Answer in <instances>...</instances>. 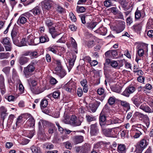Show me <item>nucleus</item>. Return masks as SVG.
<instances>
[{"mask_svg": "<svg viewBox=\"0 0 153 153\" xmlns=\"http://www.w3.org/2000/svg\"><path fill=\"white\" fill-rule=\"evenodd\" d=\"M145 15L144 9H143L140 10L137 8L135 13V18L136 19H138L140 18H143Z\"/></svg>", "mask_w": 153, "mask_h": 153, "instance_id": "obj_7", "label": "nucleus"}, {"mask_svg": "<svg viewBox=\"0 0 153 153\" xmlns=\"http://www.w3.org/2000/svg\"><path fill=\"white\" fill-rule=\"evenodd\" d=\"M133 29L136 31L140 30L142 28V25L141 23L136 24L133 26Z\"/></svg>", "mask_w": 153, "mask_h": 153, "instance_id": "obj_42", "label": "nucleus"}, {"mask_svg": "<svg viewBox=\"0 0 153 153\" xmlns=\"http://www.w3.org/2000/svg\"><path fill=\"white\" fill-rule=\"evenodd\" d=\"M70 122L72 126H79L81 124V122L75 116H72L71 117Z\"/></svg>", "mask_w": 153, "mask_h": 153, "instance_id": "obj_10", "label": "nucleus"}, {"mask_svg": "<svg viewBox=\"0 0 153 153\" xmlns=\"http://www.w3.org/2000/svg\"><path fill=\"white\" fill-rule=\"evenodd\" d=\"M142 99V97L140 96L137 97H133L132 98L131 100L136 107L139 108L140 104L142 103L141 101Z\"/></svg>", "mask_w": 153, "mask_h": 153, "instance_id": "obj_14", "label": "nucleus"}, {"mask_svg": "<svg viewBox=\"0 0 153 153\" xmlns=\"http://www.w3.org/2000/svg\"><path fill=\"white\" fill-rule=\"evenodd\" d=\"M24 56H29L31 59H33L37 58L39 56L38 52L36 51H28L25 52L23 54Z\"/></svg>", "mask_w": 153, "mask_h": 153, "instance_id": "obj_5", "label": "nucleus"}, {"mask_svg": "<svg viewBox=\"0 0 153 153\" xmlns=\"http://www.w3.org/2000/svg\"><path fill=\"white\" fill-rule=\"evenodd\" d=\"M4 81V78L3 76L1 74L0 76V89L1 93L2 94H4L6 91Z\"/></svg>", "mask_w": 153, "mask_h": 153, "instance_id": "obj_9", "label": "nucleus"}, {"mask_svg": "<svg viewBox=\"0 0 153 153\" xmlns=\"http://www.w3.org/2000/svg\"><path fill=\"white\" fill-rule=\"evenodd\" d=\"M4 47L6 51H11L12 48L11 43L4 45Z\"/></svg>", "mask_w": 153, "mask_h": 153, "instance_id": "obj_54", "label": "nucleus"}, {"mask_svg": "<svg viewBox=\"0 0 153 153\" xmlns=\"http://www.w3.org/2000/svg\"><path fill=\"white\" fill-rule=\"evenodd\" d=\"M18 31L15 28H13L11 33V36L13 39L14 43L15 45H17L18 43V40L17 39V38Z\"/></svg>", "mask_w": 153, "mask_h": 153, "instance_id": "obj_13", "label": "nucleus"}, {"mask_svg": "<svg viewBox=\"0 0 153 153\" xmlns=\"http://www.w3.org/2000/svg\"><path fill=\"white\" fill-rule=\"evenodd\" d=\"M144 54V52L143 50L141 48L139 49L137 51L135 61L138 63V61L139 60H141L142 57L143 56Z\"/></svg>", "mask_w": 153, "mask_h": 153, "instance_id": "obj_15", "label": "nucleus"}, {"mask_svg": "<svg viewBox=\"0 0 153 153\" xmlns=\"http://www.w3.org/2000/svg\"><path fill=\"white\" fill-rule=\"evenodd\" d=\"M23 15H22L19 16L17 22V24L20 26L21 25V24H25L27 21L26 18L23 16Z\"/></svg>", "mask_w": 153, "mask_h": 153, "instance_id": "obj_28", "label": "nucleus"}, {"mask_svg": "<svg viewBox=\"0 0 153 153\" xmlns=\"http://www.w3.org/2000/svg\"><path fill=\"white\" fill-rule=\"evenodd\" d=\"M35 69V67L32 64H30L24 68L23 72L25 76V77L28 78L31 75V73L33 72Z\"/></svg>", "mask_w": 153, "mask_h": 153, "instance_id": "obj_3", "label": "nucleus"}, {"mask_svg": "<svg viewBox=\"0 0 153 153\" xmlns=\"http://www.w3.org/2000/svg\"><path fill=\"white\" fill-rule=\"evenodd\" d=\"M41 8L38 6H36L32 10L30 11L34 16L39 15L41 12Z\"/></svg>", "mask_w": 153, "mask_h": 153, "instance_id": "obj_29", "label": "nucleus"}, {"mask_svg": "<svg viewBox=\"0 0 153 153\" xmlns=\"http://www.w3.org/2000/svg\"><path fill=\"white\" fill-rule=\"evenodd\" d=\"M100 102L98 101H95L93 103L90 104L89 106L90 107L91 111L95 112L100 105Z\"/></svg>", "mask_w": 153, "mask_h": 153, "instance_id": "obj_18", "label": "nucleus"}, {"mask_svg": "<svg viewBox=\"0 0 153 153\" xmlns=\"http://www.w3.org/2000/svg\"><path fill=\"white\" fill-rule=\"evenodd\" d=\"M48 50L56 54L57 53V48L56 46H51L48 48Z\"/></svg>", "mask_w": 153, "mask_h": 153, "instance_id": "obj_43", "label": "nucleus"}, {"mask_svg": "<svg viewBox=\"0 0 153 153\" xmlns=\"http://www.w3.org/2000/svg\"><path fill=\"white\" fill-rule=\"evenodd\" d=\"M117 151L120 153H126V149L125 145L123 144L119 145L117 147Z\"/></svg>", "mask_w": 153, "mask_h": 153, "instance_id": "obj_31", "label": "nucleus"}, {"mask_svg": "<svg viewBox=\"0 0 153 153\" xmlns=\"http://www.w3.org/2000/svg\"><path fill=\"white\" fill-rule=\"evenodd\" d=\"M86 117L88 122H91L96 120L95 118L91 115L87 114Z\"/></svg>", "mask_w": 153, "mask_h": 153, "instance_id": "obj_44", "label": "nucleus"}, {"mask_svg": "<svg viewBox=\"0 0 153 153\" xmlns=\"http://www.w3.org/2000/svg\"><path fill=\"white\" fill-rule=\"evenodd\" d=\"M30 149L33 153H39L40 152V148L38 146H32Z\"/></svg>", "mask_w": 153, "mask_h": 153, "instance_id": "obj_36", "label": "nucleus"}, {"mask_svg": "<svg viewBox=\"0 0 153 153\" xmlns=\"http://www.w3.org/2000/svg\"><path fill=\"white\" fill-rule=\"evenodd\" d=\"M120 102L121 105L127 111L130 109V106L129 103L126 101L121 100L120 101Z\"/></svg>", "mask_w": 153, "mask_h": 153, "instance_id": "obj_25", "label": "nucleus"}, {"mask_svg": "<svg viewBox=\"0 0 153 153\" xmlns=\"http://www.w3.org/2000/svg\"><path fill=\"white\" fill-rule=\"evenodd\" d=\"M10 55L9 53H0V59H7L9 57Z\"/></svg>", "mask_w": 153, "mask_h": 153, "instance_id": "obj_39", "label": "nucleus"}, {"mask_svg": "<svg viewBox=\"0 0 153 153\" xmlns=\"http://www.w3.org/2000/svg\"><path fill=\"white\" fill-rule=\"evenodd\" d=\"M7 112V109L4 107L2 106L0 107L1 118L3 121L8 115V113Z\"/></svg>", "mask_w": 153, "mask_h": 153, "instance_id": "obj_12", "label": "nucleus"}, {"mask_svg": "<svg viewBox=\"0 0 153 153\" xmlns=\"http://www.w3.org/2000/svg\"><path fill=\"white\" fill-rule=\"evenodd\" d=\"M139 108L146 112L148 113L152 112L151 109L145 103L142 104L140 105Z\"/></svg>", "mask_w": 153, "mask_h": 153, "instance_id": "obj_19", "label": "nucleus"}, {"mask_svg": "<svg viewBox=\"0 0 153 153\" xmlns=\"http://www.w3.org/2000/svg\"><path fill=\"white\" fill-rule=\"evenodd\" d=\"M77 94L79 97H81L82 96L83 94L81 88H79L77 90Z\"/></svg>", "mask_w": 153, "mask_h": 153, "instance_id": "obj_64", "label": "nucleus"}, {"mask_svg": "<svg viewBox=\"0 0 153 153\" xmlns=\"http://www.w3.org/2000/svg\"><path fill=\"white\" fill-rule=\"evenodd\" d=\"M105 127L101 128L103 133L107 137H114L117 131L115 130L116 127L112 128H105Z\"/></svg>", "mask_w": 153, "mask_h": 153, "instance_id": "obj_2", "label": "nucleus"}, {"mask_svg": "<svg viewBox=\"0 0 153 153\" xmlns=\"http://www.w3.org/2000/svg\"><path fill=\"white\" fill-rule=\"evenodd\" d=\"M71 45L72 47L76 49L77 48V44L75 40L72 38H71Z\"/></svg>", "mask_w": 153, "mask_h": 153, "instance_id": "obj_53", "label": "nucleus"}, {"mask_svg": "<svg viewBox=\"0 0 153 153\" xmlns=\"http://www.w3.org/2000/svg\"><path fill=\"white\" fill-rule=\"evenodd\" d=\"M10 68L9 67H7L4 68L2 69V71L4 72L6 74H8L10 72Z\"/></svg>", "mask_w": 153, "mask_h": 153, "instance_id": "obj_55", "label": "nucleus"}, {"mask_svg": "<svg viewBox=\"0 0 153 153\" xmlns=\"http://www.w3.org/2000/svg\"><path fill=\"white\" fill-rule=\"evenodd\" d=\"M45 24L48 27L51 26L53 25V23L51 20L48 19H47L46 20Z\"/></svg>", "mask_w": 153, "mask_h": 153, "instance_id": "obj_57", "label": "nucleus"}, {"mask_svg": "<svg viewBox=\"0 0 153 153\" xmlns=\"http://www.w3.org/2000/svg\"><path fill=\"white\" fill-rule=\"evenodd\" d=\"M40 42L41 43H44L48 42L49 41V39L48 36L45 35L44 36H41L39 38Z\"/></svg>", "mask_w": 153, "mask_h": 153, "instance_id": "obj_38", "label": "nucleus"}, {"mask_svg": "<svg viewBox=\"0 0 153 153\" xmlns=\"http://www.w3.org/2000/svg\"><path fill=\"white\" fill-rule=\"evenodd\" d=\"M147 102L152 108L151 113H153V97H148Z\"/></svg>", "mask_w": 153, "mask_h": 153, "instance_id": "obj_35", "label": "nucleus"}, {"mask_svg": "<svg viewBox=\"0 0 153 153\" xmlns=\"http://www.w3.org/2000/svg\"><path fill=\"white\" fill-rule=\"evenodd\" d=\"M97 92L99 95H102L104 92V90L102 88H99L97 90Z\"/></svg>", "mask_w": 153, "mask_h": 153, "instance_id": "obj_56", "label": "nucleus"}, {"mask_svg": "<svg viewBox=\"0 0 153 153\" xmlns=\"http://www.w3.org/2000/svg\"><path fill=\"white\" fill-rule=\"evenodd\" d=\"M27 123L30 126L33 127L35 125V120L33 118L30 117L27 121Z\"/></svg>", "mask_w": 153, "mask_h": 153, "instance_id": "obj_37", "label": "nucleus"}, {"mask_svg": "<svg viewBox=\"0 0 153 153\" xmlns=\"http://www.w3.org/2000/svg\"><path fill=\"white\" fill-rule=\"evenodd\" d=\"M55 74L58 75L61 78L63 77L66 74L65 71L62 68L58 69V68H55Z\"/></svg>", "mask_w": 153, "mask_h": 153, "instance_id": "obj_16", "label": "nucleus"}, {"mask_svg": "<svg viewBox=\"0 0 153 153\" xmlns=\"http://www.w3.org/2000/svg\"><path fill=\"white\" fill-rule=\"evenodd\" d=\"M95 31V32L100 35H105L107 32V30L105 28L103 27H100Z\"/></svg>", "mask_w": 153, "mask_h": 153, "instance_id": "obj_27", "label": "nucleus"}, {"mask_svg": "<svg viewBox=\"0 0 153 153\" xmlns=\"http://www.w3.org/2000/svg\"><path fill=\"white\" fill-rule=\"evenodd\" d=\"M97 25V23L94 22H91L87 23L86 24V26L87 28L90 29H93Z\"/></svg>", "mask_w": 153, "mask_h": 153, "instance_id": "obj_32", "label": "nucleus"}, {"mask_svg": "<svg viewBox=\"0 0 153 153\" xmlns=\"http://www.w3.org/2000/svg\"><path fill=\"white\" fill-rule=\"evenodd\" d=\"M75 59H70L69 62V66L70 68H71L73 66L74 63L75 62Z\"/></svg>", "mask_w": 153, "mask_h": 153, "instance_id": "obj_61", "label": "nucleus"}, {"mask_svg": "<svg viewBox=\"0 0 153 153\" xmlns=\"http://www.w3.org/2000/svg\"><path fill=\"white\" fill-rule=\"evenodd\" d=\"M1 42L4 45L11 43L10 41V39L7 37L4 38Z\"/></svg>", "mask_w": 153, "mask_h": 153, "instance_id": "obj_46", "label": "nucleus"}, {"mask_svg": "<svg viewBox=\"0 0 153 153\" xmlns=\"http://www.w3.org/2000/svg\"><path fill=\"white\" fill-rule=\"evenodd\" d=\"M148 145L147 140L143 139L141 140L135 145L136 151L138 153H141Z\"/></svg>", "mask_w": 153, "mask_h": 153, "instance_id": "obj_1", "label": "nucleus"}, {"mask_svg": "<svg viewBox=\"0 0 153 153\" xmlns=\"http://www.w3.org/2000/svg\"><path fill=\"white\" fill-rule=\"evenodd\" d=\"M110 65L113 68H117L118 67V63L115 61H111Z\"/></svg>", "mask_w": 153, "mask_h": 153, "instance_id": "obj_49", "label": "nucleus"}, {"mask_svg": "<svg viewBox=\"0 0 153 153\" xmlns=\"http://www.w3.org/2000/svg\"><path fill=\"white\" fill-rule=\"evenodd\" d=\"M126 21L127 25H129L133 22V19L131 17L129 16L127 18Z\"/></svg>", "mask_w": 153, "mask_h": 153, "instance_id": "obj_58", "label": "nucleus"}, {"mask_svg": "<svg viewBox=\"0 0 153 153\" xmlns=\"http://www.w3.org/2000/svg\"><path fill=\"white\" fill-rule=\"evenodd\" d=\"M111 90L117 93L120 92L122 88L119 85H116L112 86L111 88Z\"/></svg>", "mask_w": 153, "mask_h": 153, "instance_id": "obj_34", "label": "nucleus"}, {"mask_svg": "<svg viewBox=\"0 0 153 153\" xmlns=\"http://www.w3.org/2000/svg\"><path fill=\"white\" fill-rule=\"evenodd\" d=\"M99 132V130L96 123L91 126L90 133L91 136H96Z\"/></svg>", "mask_w": 153, "mask_h": 153, "instance_id": "obj_8", "label": "nucleus"}, {"mask_svg": "<svg viewBox=\"0 0 153 153\" xmlns=\"http://www.w3.org/2000/svg\"><path fill=\"white\" fill-rule=\"evenodd\" d=\"M53 4L51 0H44L41 2V4L43 10H49L51 8Z\"/></svg>", "mask_w": 153, "mask_h": 153, "instance_id": "obj_4", "label": "nucleus"}, {"mask_svg": "<svg viewBox=\"0 0 153 153\" xmlns=\"http://www.w3.org/2000/svg\"><path fill=\"white\" fill-rule=\"evenodd\" d=\"M42 125L43 127L45 128L48 126H53V125L48 122L44 120H40L39 122V128H42Z\"/></svg>", "mask_w": 153, "mask_h": 153, "instance_id": "obj_22", "label": "nucleus"}, {"mask_svg": "<svg viewBox=\"0 0 153 153\" xmlns=\"http://www.w3.org/2000/svg\"><path fill=\"white\" fill-rule=\"evenodd\" d=\"M28 44L27 42L26 41L25 38H23L21 41L20 42L19 44H17V45L19 46H22L25 45H27V44Z\"/></svg>", "mask_w": 153, "mask_h": 153, "instance_id": "obj_47", "label": "nucleus"}, {"mask_svg": "<svg viewBox=\"0 0 153 153\" xmlns=\"http://www.w3.org/2000/svg\"><path fill=\"white\" fill-rule=\"evenodd\" d=\"M83 137L82 135H77L73 137V140L76 144L80 143L83 141Z\"/></svg>", "mask_w": 153, "mask_h": 153, "instance_id": "obj_21", "label": "nucleus"}, {"mask_svg": "<svg viewBox=\"0 0 153 153\" xmlns=\"http://www.w3.org/2000/svg\"><path fill=\"white\" fill-rule=\"evenodd\" d=\"M60 92L58 91H56L52 93L53 97L54 99H58L59 98Z\"/></svg>", "mask_w": 153, "mask_h": 153, "instance_id": "obj_40", "label": "nucleus"}, {"mask_svg": "<svg viewBox=\"0 0 153 153\" xmlns=\"http://www.w3.org/2000/svg\"><path fill=\"white\" fill-rule=\"evenodd\" d=\"M135 88L133 86H129L127 87L122 93V95L128 97L130 94L133 93L135 91Z\"/></svg>", "mask_w": 153, "mask_h": 153, "instance_id": "obj_6", "label": "nucleus"}, {"mask_svg": "<svg viewBox=\"0 0 153 153\" xmlns=\"http://www.w3.org/2000/svg\"><path fill=\"white\" fill-rule=\"evenodd\" d=\"M82 86L83 87V91L84 92L86 93L88 90V86L87 85V81L86 79H83L80 82Z\"/></svg>", "mask_w": 153, "mask_h": 153, "instance_id": "obj_26", "label": "nucleus"}, {"mask_svg": "<svg viewBox=\"0 0 153 153\" xmlns=\"http://www.w3.org/2000/svg\"><path fill=\"white\" fill-rule=\"evenodd\" d=\"M49 32L53 38H55L56 36L60 33L58 32L57 29H56L54 27L49 28Z\"/></svg>", "mask_w": 153, "mask_h": 153, "instance_id": "obj_20", "label": "nucleus"}, {"mask_svg": "<svg viewBox=\"0 0 153 153\" xmlns=\"http://www.w3.org/2000/svg\"><path fill=\"white\" fill-rule=\"evenodd\" d=\"M147 26L151 28H153V19H149L147 23Z\"/></svg>", "mask_w": 153, "mask_h": 153, "instance_id": "obj_52", "label": "nucleus"}, {"mask_svg": "<svg viewBox=\"0 0 153 153\" xmlns=\"http://www.w3.org/2000/svg\"><path fill=\"white\" fill-rule=\"evenodd\" d=\"M48 105V101L47 100L45 99H43L42 100L40 104V106L42 109L46 107Z\"/></svg>", "mask_w": 153, "mask_h": 153, "instance_id": "obj_33", "label": "nucleus"}, {"mask_svg": "<svg viewBox=\"0 0 153 153\" xmlns=\"http://www.w3.org/2000/svg\"><path fill=\"white\" fill-rule=\"evenodd\" d=\"M69 16L72 21L75 22L76 21V19L72 12L70 13Z\"/></svg>", "mask_w": 153, "mask_h": 153, "instance_id": "obj_60", "label": "nucleus"}, {"mask_svg": "<svg viewBox=\"0 0 153 153\" xmlns=\"http://www.w3.org/2000/svg\"><path fill=\"white\" fill-rule=\"evenodd\" d=\"M115 99L113 96L110 97L108 100V102L109 104L111 105L114 104L115 102Z\"/></svg>", "mask_w": 153, "mask_h": 153, "instance_id": "obj_51", "label": "nucleus"}, {"mask_svg": "<svg viewBox=\"0 0 153 153\" xmlns=\"http://www.w3.org/2000/svg\"><path fill=\"white\" fill-rule=\"evenodd\" d=\"M29 58L24 56L21 57L19 60V62L21 65H23L27 63L29 61Z\"/></svg>", "mask_w": 153, "mask_h": 153, "instance_id": "obj_23", "label": "nucleus"}, {"mask_svg": "<svg viewBox=\"0 0 153 153\" xmlns=\"http://www.w3.org/2000/svg\"><path fill=\"white\" fill-rule=\"evenodd\" d=\"M77 12L78 13H83L85 11L86 9L83 7L77 6L76 7Z\"/></svg>", "mask_w": 153, "mask_h": 153, "instance_id": "obj_45", "label": "nucleus"}, {"mask_svg": "<svg viewBox=\"0 0 153 153\" xmlns=\"http://www.w3.org/2000/svg\"><path fill=\"white\" fill-rule=\"evenodd\" d=\"M27 44L30 45H35L34 42V37L31 34H27L25 38Z\"/></svg>", "mask_w": 153, "mask_h": 153, "instance_id": "obj_11", "label": "nucleus"}, {"mask_svg": "<svg viewBox=\"0 0 153 153\" xmlns=\"http://www.w3.org/2000/svg\"><path fill=\"white\" fill-rule=\"evenodd\" d=\"M64 87L65 90L68 92H70L72 89L71 85L69 83L66 84Z\"/></svg>", "mask_w": 153, "mask_h": 153, "instance_id": "obj_41", "label": "nucleus"}, {"mask_svg": "<svg viewBox=\"0 0 153 153\" xmlns=\"http://www.w3.org/2000/svg\"><path fill=\"white\" fill-rule=\"evenodd\" d=\"M118 67L120 68V67H122L124 64H125L126 62L124 59H123L120 61H119Z\"/></svg>", "mask_w": 153, "mask_h": 153, "instance_id": "obj_59", "label": "nucleus"}, {"mask_svg": "<svg viewBox=\"0 0 153 153\" xmlns=\"http://www.w3.org/2000/svg\"><path fill=\"white\" fill-rule=\"evenodd\" d=\"M137 128L134 129V134L133 137L135 139L138 138L142 134V132L143 131V130L139 127H137Z\"/></svg>", "mask_w": 153, "mask_h": 153, "instance_id": "obj_24", "label": "nucleus"}, {"mask_svg": "<svg viewBox=\"0 0 153 153\" xmlns=\"http://www.w3.org/2000/svg\"><path fill=\"white\" fill-rule=\"evenodd\" d=\"M20 83L19 85V90L21 93H22L24 91V88L20 81Z\"/></svg>", "mask_w": 153, "mask_h": 153, "instance_id": "obj_62", "label": "nucleus"}, {"mask_svg": "<svg viewBox=\"0 0 153 153\" xmlns=\"http://www.w3.org/2000/svg\"><path fill=\"white\" fill-rule=\"evenodd\" d=\"M104 5L107 7H108L112 6V3L111 0H105L104 2Z\"/></svg>", "mask_w": 153, "mask_h": 153, "instance_id": "obj_48", "label": "nucleus"}, {"mask_svg": "<svg viewBox=\"0 0 153 153\" xmlns=\"http://www.w3.org/2000/svg\"><path fill=\"white\" fill-rule=\"evenodd\" d=\"M100 124L102 128L103 127L106 126L107 125L105 124V121L106 117L105 116L102 114H100L99 117Z\"/></svg>", "mask_w": 153, "mask_h": 153, "instance_id": "obj_17", "label": "nucleus"}, {"mask_svg": "<svg viewBox=\"0 0 153 153\" xmlns=\"http://www.w3.org/2000/svg\"><path fill=\"white\" fill-rule=\"evenodd\" d=\"M33 90L36 94H38L41 92V91L40 90V88H39L38 86L34 87L33 88Z\"/></svg>", "mask_w": 153, "mask_h": 153, "instance_id": "obj_50", "label": "nucleus"}, {"mask_svg": "<svg viewBox=\"0 0 153 153\" xmlns=\"http://www.w3.org/2000/svg\"><path fill=\"white\" fill-rule=\"evenodd\" d=\"M118 2L121 5L124 10L127 11L129 9V7H127L128 3L126 0H119Z\"/></svg>", "mask_w": 153, "mask_h": 153, "instance_id": "obj_30", "label": "nucleus"}, {"mask_svg": "<svg viewBox=\"0 0 153 153\" xmlns=\"http://www.w3.org/2000/svg\"><path fill=\"white\" fill-rule=\"evenodd\" d=\"M5 98L9 102L14 101L15 99V97L13 95L9 96L7 97V98L6 97Z\"/></svg>", "mask_w": 153, "mask_h": 153, "instance_id": "obj_63", "label": "nucleus"}]
</instances>
